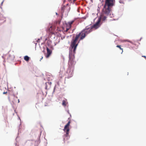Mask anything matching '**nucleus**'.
<instances>
[{"mask_svg": "<svg viewBox=\"0 0 146 146\" xmlns=\"http://www.w3.org/2000/svg\"><path fill=\"white\" fill-rule=\"evenodd\" d=\"M92 29L91 27H86L85 29L82 31L78 34H77L74 39H73L71 41L70 47L69 48L68 68L66 72V74H68V78L72 77L73 75L74 66L76 63L74 60V54L76 53V47L79 42H77V40L79 38V41L83 39L85 37L86 34H88L92 31Z\"/></svg>", "mask_w": 146, "mask_h": 146, "instance_id": "obj_1", "label": "nucleus"}, {"mask_svg": "<svg viewBox=\"0 0 146 146\" xmlns=\"http://www.w3.org/2000/svg\"><path fill=\"white\" fill-rule=\"evenodd\" d=\"M113 5V0H106L104 7V8L103 9V14L106 15H108L110 12V7Z\"/></svg>", "mask_w": 146, "mask_h": 146, "instance_id": "obj_2", "label": "nucleus"}, {"mask_svg": "<svg viewBox=\"0 0 146 146\" xmlns=\"http://www.w3.org/2000/svg\"><path fill=\"white\" fill-rule=\"evenodd\" d=\"M70 123V121H69L64 126L63 130L66 133V134L64 135V141L65 142V141L68 140L70 137L69 133L70 130L69 127Z\"/></svg>", "mask_w": 146, "mask_h": 146, "instance_id": "obj_3", "label": "nucleus"}, {"mask_svg": "<svg viewBox=\"0 0 146 146\" xmlns=\"http://www.w3.org/2000/svg\"><path fill=\"white\" fill-rule=\"evenodd\" d=\"M9 100L14 104H15L18 100V103L19 102V99H18L17 97L15 95H11L9 98Z\"/></svg>", "mask_w": 146, "mask_h": 146, "instance_id": "obj_4", "label": "nucleus"}, {"mask_svg": "<svg viewBox=\"0 0 146 146\" xmlns=\"http://www.w3.org/2000/svg\"><path fill=\"white\" fill-rule=\"evenodd\" d=\"M100 19H98L96 23L91 27L92 29L94 28L95 29H97L100 26Z\"/></svg>", "mask_w": 146, "mask_h": 146, "instance_id": "obj_5", "label": "nucleus"}, {"mask_svg": "<svg viewBox=\"0 0 146 146\" xmlns=\"http://www.w3.org/2000/svg\"><path fill=\"white\" fill-rule=\"evenodd\" d=\"M6 19L5 17L2 15H0V25L4 23L6 21Z\"/></svg>", "mask_w": 146, "mask_h": 146, "instance_id": "obj_6", "label": "nucleus"}, {"mask_svg": "<svg viewBox=\"0 0 146 146\" xmlns=\"http://www.w3.org/2000/svg\"><path fill=\"white\" fill-rule=\"evenodd\" d=\"M47 53L45 55V56L46 58H48L52 53V51L51 50L48 48V47L46 48Z\"/></svg>", "mask_w": 146, "mask_h": 146, "instance_id": "obj_7", "label": "nucleus"}, {"mask_svg": "<svg viewBox=\"0 0 146 146\" xmlns=\"http://www.w3.org/2000/svg\"><path fill=\"white\" fill-rule=\"evenodd\" d=\"M107 17L104 15H101V16L99 17L98 19H100V21L101 20L103 21H105Z\"/></svg>", "mask_w": 146, "mask_h": 146, "instance_id": "obj_8", "label": "nucleus"}, {"mask_svg": "<svg viewBox=\"0 0 146 146\" xmlns=\"http://www.w3.org/2000/svg\"><path fill=\"white\" fill-rule=\"evenodd\" d=\"M67 103L68 102L66 100H64L62 101V105L63 106H66Z\"/></svg>", "mask_w": 146, "mask_h": 146, "instance_id": "obj_9", "label": "nucleus"}, {"mask_svg": "<svg viewBox=\"0 0 146 146\" xmlns=\"http://www.w3.org/2000/svg\"><path fill=\"white\" fill-rule=\"evenodd\" d=\"M71 25H70L68 24V25H67V28H66V30L65 31V32H67V31L69 30L71 28Z\"/></svg>", "mask_w": 146, "mask_h": 146, "instance_id": "obj_10", "label": "nucleus"}, {"mask_svg": "<svg viewBox=\"0 0 146 146\" xmlns=\"http://www.w3.org/2000/svg\"><path fill=\"white\" fill-rule=\"evenodd\" d=\"M116 47H117L119 48L120 50H122V52H121V53H122V52H123V48H121V45H117L116 46Z\"/></svg>", "mask_w": 146, "mask_h": 146, "instance_id": "obj_11", "label": "nucleus"}, {"mask_svg": "<svg viewBox=\"0 0 146 146\" xmlns=\"http://www.w3.org/2000/svg\"><path fill=\"white\" fill-rule=\"evenodd\" d=\"M51 84V82H47L46 83V89L47 88V85L48 84V85H50V84Z\"/></svg>", "mask_w": 146, "mask_h": 146, "instance_id": "obj_12", "label": "nucleus"}, {"mask_svg": "<svg viewBox=\"0 0 146 146\" xmlns=\"http://www.w3.org/2000/svg\"><path fill=\"white\" fill-rule=\"evenodd\" d=\"M65 8V6H63L61 8V9L62 11H63L64 12V10Z\"/></svg>", "mask_w": 146, "mask_h": 146, "instance_id": "obj_13", "label": "nucleus"}, {"mask_svg": "<svg viewBox=\"0 0 146 146\" xmlns=\"http://www.w3.org/2000/svg\"><path fill=\"white\" fill-rule=\"evenodd\" d=\"M124 42H129L131 43H132V42L131 41H130V40H124Z\"/></svg>", "mask_w": 146, "mask_h": 146, "instance_id": "obj_14", "label": "nucleus"}, {"mask_svg": "<svg viewBox=\"0 0 146 146\" xmlns=\"http://www.w3.org/2000/svg\"><path fill=\"white\" fill-rule=\"evenodd\" d=\"M73 22H74L73 21L70 22L68 23V24L70 25H71V26L72 24L73 23Z\"/></svg>", "mask_w": 146, "mask_h": 146, "instance_id": "obj_15", "label": "nucleus"}, {"mask_svg": "<svg viewBox=\"0 0 146 146\" xmlns=\"http://www.w3.org/2000/svg\"><path fill=\"white\" fill-rule=\"evenodd\" d=\"M24 59L26 61H27V56H26L24 57Z\"/></svg>", "mask_w": 146, "mask_h": 146, "instance_id": "obj_16", "label": "nucleus"}, {"mask_svg": "<svg viewBox=\"0 0 146 146\" xmlns=\"http://www.w3.org/2000/svg\"><path fill=\"white\" fill-rule=\"evenodd\" d=\"M43 56H42L40 59V61H41V60L43 58Z\"/></svg>", "mask_w": 146, "mask_h": 146, "instance_id": "obj_17", "label": "nucleus"}, {"mask_svg": "<svg viewBox=\"0 0 146 146\" xmlns=\"http://www.w3.org/2000/svg\"><path fill=\"white\" fill-rule=\"evenodd\" d=\"M39 40H40V39H38V40H36V41L37 42H39Z\"/></svg>", "mask_w": 146, "mask_h": 146, "instance_id": "obj_18", "label": "nucleus"}, {"mask_svg": "<svg viewBox=\"0 0 146 146\" xmlns=\"http://www.w3.org/2000/svg\"><path fill=\"white\" fill-rule=\"evenodd\" d=\"M7 92H4L3 93V94H6L7 93Z\"/></svg>", "mask_w": 146, "mask_h": 146, "instance_id": "obj_19", "label": "nucleus"}, {"mask_svg": "<svg viewBox=\"0 0 146 146\" xmlns=\"http://www.w3.org/2000/svg\"><path fill=\"white\" fill-rule=\"evenodd\" d=\"M10 55H9V58H8V60H10Z\"/></svg>", "mask_w": 146, "mask_h": 146, "instance_id": "obj_20", "label": "nucleus"}, {"mask_svg": "<svg viewBox=\"0 0 146 146\" xmlns=\"http://www.w3.org/2000/svg\"><path fill=\"white\" fill-rule=\"evenodd\" d=\"M119 2L120 3H123V2L122 1H119Z\"/></svg>", "mask_w": 146, "mask_h": 146, "instance_id": "obj_21", "label": "nucleus"}, {"mask_svg": "<svg viewBox=\"0 0 146 146\" xmlns=\"http://www.w3.org/2000/svg\"><path fill=\"white\" fill-rule=\"evenodd\" d=\"M28 61L29 60V59L30 58L28 56Z\"/></svg>", "mask_w": 146, "mask_h": 146, "instance_id": "obj_22", "label": "nucleus"}]
</instances>
